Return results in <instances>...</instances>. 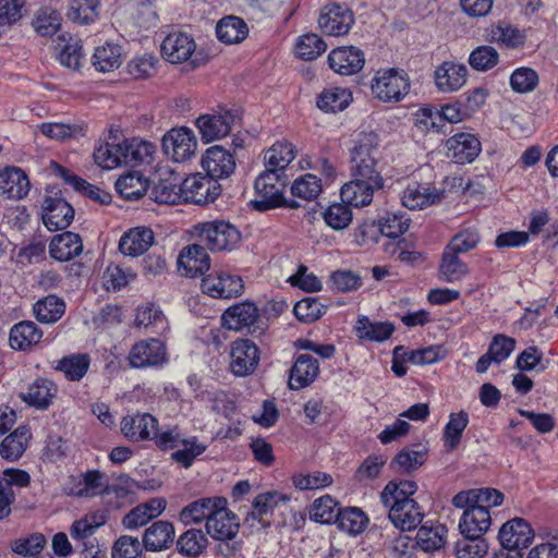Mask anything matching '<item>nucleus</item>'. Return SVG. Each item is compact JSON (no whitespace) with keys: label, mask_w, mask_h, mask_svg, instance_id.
I'll return each mask as SVG.
<instances>
[{"label":"nucleus","mask_w":558,"mask_h":558,"mask_svg":"<svg viewBox=\"0 0 558 558\" xmlns=\"http://www.w3.org/2000/svg\"><path fill=\"white\" fill-rule=\"evenodd\" d=\"M220 193L217 181L201 173L191 174L185 178L177 192L173 187L159 185L156 201L159 203H175L180 198L194 204H206L214 202Z\"/></svg>","instance_id":"1"},{"label":"nucleus","mask_w":558,"mask_h":558,"mask_svg":"<svg viewBox=\"0 0 558 558\" xmlns=\"http://www.w3.org/2000/svg\"><path fill=\"white\" fill-rule=\"evenodd\" d=\"M377 142L373 133H361L354 141L350 151L352 178L371 180V184L384 183L377 169Z\"/></svg>","instance_id":"2"},{"label":"nucleus","mask_w":558,"mask_h":558,"mask_svg":"<svg viewBox=\"0 0 558 558\" xmlns=\"http://www.w3.org/2000/svg\"><path fill=\"white\" fill-rule=\"evenodd\" d=\"M410 87L409 75L396 68L377 70L371 80L372 95L385 104L400 102L410 93Z\"/></svg>","instance_id":"3"},{"label":"nucleus","mask_w":558,"mask_h":558,"mask_svg":"<svg viewBox=\"0 0 558 558\" xmlns=\"http://www.w3.org/2000/svg\"><path fill=\"white\" fill-rule=\"evenodd\" d=\"M284 178L277 171L266 170L255 180L256 198L252 201L254 208L264 211L276 208L283 203Z\"/></svg>","instance_id":"4"},{"label":"nucleus","mask_w":558,"mask_h":558,"mask_svg":"<svg viewBox=\"0 0 558 558\" xmlns=\"http://www.w3.org/2000/svg\"><path fill=\"white\" fill-rule=\"evenodd\" d=\"M163 154L174 162H185L195 156L197 138L194 132L186 128H172L161 140Z\"/></svg>","instance_id":"5"},{"label":"nucleus","mask_w":558,"mask_h":558,"mask_svg":"<svg viewBox=\"0 0 558 558\" xmlns=\"http://www.w3.org/2000/svg\"><path fill=\"white\" fill-rule=\"evenodd\" d=\"M202 291L215 299L238 298L244 292L243 279L229 270L214 269L202 279Z\"/></svg>","instance_id":"6"},{"label":"nucleus","mask_w":558,"mask_h":558,"mask_svg":"<svg viewBox=\"0 0 558 558\" xmlns=\"http://www.w3.org/2000/svg\"><path fill=\"white\" fill-rule=\"evenodd\" d=\"M197 230L199 239L213 251L232 250L240 240L239 231L222 220L199 223Z\"/></svg>","instance_id":"7"},{"label":"nucleus","mask_w":558,"mask_h":558,"mask_svg":"<svg viewBox=\"0 0 558 558\" xmlns=\"http://www.w3.org/2000/svg\"><path fill=\"white\" fill-rule=\"evenodd\" d=\"M469 70L465 64L447 60L434 70L433 80L436 89L442 94L459 92L468 82Z\"/></svg>","instance_id":"8"},{"label":"nucleus","mask_w":558,"mask_h":558,"mask_svg":"<svg viewBox=\"0 0 558 558\" xmlns=\"http://www.w3.org/2000/svg\"><path fill=\"white\" fill-rule=\"evenodd\" d=\"M129 362L135 368L162 366L168 362L165 343L155 338L136 342L129 353Z\"/></svg>","instance_id":"9"},{"label":"nucleus","mask_w":558,"mask_h":558,"mask_svg":"<svg viewBox=\"0 0 558 558\" xmlns=\"http://www.w3.org/2000/svg\"><path fill=\"white\" fill-rule=\"evenodd\" d=\"M259 349L250 339H238L230 349V368L235 376H247L257 368Z\"/></svg>","instance_id":"10"},{"label":"nucleus","mask_w":558,"mask_h":558,"mask_svg":"<svg viewBox=\"0 0 558 558\" xmlns=\"http://www.w3.org/2000/svg\"><path fill=\"white\" fill-rule=\"evenodd\" d=\"M235 119L236 116L231 110H223L198 117L196 126L202 140L210 143L226 137L230 133Z\"/></svg>","instance_id":"11"},{"label":"nucleus","mask_w":558,"mask_h":558,"mask_svg":"<svg viewBox=\"0 0 558 558\" xmlns=\"http://www.w3.org/2000/svg\"><path fill=\"white\" fill-rule=\"evenodd\" d=\"M195 49L194 38L180 31L169 33L160 44L161 57L172 64H180L190 60Z\"/></svg>","instance_id":"12"},{"label":"nucleus","mask_w":558,"mask_h":558,"mask_svg":"<svg viewBox=\"0 0 558 558\" xmlns=\"http://www.w3.org/2000/svg\"><path fill=\"white\" fill-rule=\"evenodd\" d=\"M354 22L353 13L347 5L331 3L323 8L318 25L329 36L345 35Z\"/></svg>","instance_id":"13"},{"label":"nucleus","mask_w":558,"mask_h":558,"mask_svg":"<svg viewBox=\"0 0 558 558\" xmlns=\"http://www.w3.org/2000/svg\"><path fill=\"white\" fill-rule=\"evenodd\" d=\"M158 420L149 413H133L122 417L120 429L130 441L151 440L158 429Z\"/></svg>","instance_id":"14"},{"label":"nucleus","mask_w":558,"mask_h":558,"mask_svg":"<svg viewBox=\"0 0 558 558\" xmlns=\"http://www.w3.org/2000/svg\"><path fill=\"white\" fill-rule=\"evenodd\" d=\"M444 191L428 183L410 182L400 195L401 204L410 210H420L438 204Z\"/></svg>","instance_id":"15"},{"label":"nucleus","mask_w":558,"mask_h":558,"mask_svg":"<svg viewBox=\"0 0 558 558\" xmlns=\"http://www.w3.org/2000/svg\"><path fill=\"white\" fill-rule=\"evenodd\" d=\"M202 167L207 175L217 181L228 178L235 169L233 155L220 145H215L206 149L202 158Z\"/></svg>","instance_id":"16"},{"label":"nucleus","mask_w":558,"mask_h":558,"mask_svg":"<svg viewBox=\"0 0 558 558\" xmlns=\"http://www.w3.org/2000/svg\"><path fill=\"white\" fill-rule=\"evenodd\" d=\"M74 218V209L61 197H46L43 204V223L50 231L63 230Z\"/></svg>","instance_id":"17"},{"label":"nucleus","mask_w":558,"mask_h":558,"mask_svg":"<svg viewBox=\"0 0 558 558\" xmlns=\"http://www.w3.org/2000/svg\"><path fill=\"white\" fill-rule=\"evenodd\" d=\"M498 537L502 548L518 550L532 543L534 532L524 519L515 518L500 527Z\"/></svg>","instance_id":"18"},{"label":"nucleus","mask_w":558,"mask_h":558,"mask_svg":"<svg viewBox=\"0 0 558 558\" xmlns=\"http://www.w3.org/2000/svg\"><path fill=\"white\" fill-rule=\"evenodd\" d=\"M239 522L234 513L227 507V499L214 512L206 522V532L217 541H230L239 532Z\"/></svg>","instance_id":"19"},{"label":"nucleus","mask_w":558,"mask_h":558,"mask_svg":"<svg viewBox=\"0 0 558 558\" xmlns=\"http://www.w3.org/2000/svg\"><path fill=\"white\" fill-rule=\"evenodd\" d=\"M210 258L206 250L198 244L183 247L178 256V270L190 278L202 276L209 270Z\"/></svg>","instance_id":"20"},{"label":"nucleus","mask_w":558,"mask_h":558,"mask_svg":"<svg viewBox=\"0 0 558 558\" xmlns=\"http://www.w3.org/2000/svg\"><path fill=\"white\" fill-rule=\"evenodd\" d=\"M258 318V307L250 301L233 304L221 316L223 327L235 331L250 329L257 323Z\"/></svg>","instance_id":"21"},{"label":"nucleus","mask_w":558,"mask_h":558,"mask_svg":"<svg viewBox=\"0 0 558 558\" xmlns=\"http://www.w3.org/2000/svg\"><path fill=\"white\" fill-rule=\"evenodd\" d=\"M328 63L336 73L352 75L362 70L365 58L363 51L356 47H339L329 53Z\"/></svg>","instance_id":"22"},{"label":"nucleus","mask_w":558,"mask_h":558,"mask_svg":"<svg viewBox=\"0 0 558 558\" xmlns=\"http://www.w3.org/2000/svg\"><path fill=\"white\" fill-rule=\"evenodd\" d=\"M448 157L457 163H470L481 153L478 138L470 133H458L447 140Z\"/></svg>","instance_id":"23"},{"label":"nucleus","mask_w":558,"mask_h":558,"mask_svg":"<svg viewBox=\"0 0 558 558\" xmlns=\"http://www.w3.org/2000/svg\"><path fill=\"white\" fill-rule=\"evenodd\" d=\"M384 183L371 184V180L352 178L340 191L341 199L349 206L364 207L372 203L374 192L383 189Z\"/></svg>","instance_id":"24"},{"label":"nucleus","mask_w":558,"mask_h":558,"mask_svg":"<svg viewBox=\"0 0 558 558\" xmlns=\"http://www.w3.org/2000/svg\"><path fill=\"white\" fill-rule=\"evenodd\" d=\"M319 374L318 361L310 354L296 356L292 367L288 385L291 390H300L308 387Z\"/></svg>","instance_id":"25"},{"label":"nucleus","mask_w":558,"mask_h":558,"mask_svg":"<svg viewBox=\"0 0 558 558\" xmlns=\"http://www.w3.org/2000/svg\"><path fill=\"white\" fill-rule=\"evenodd\" d=\"M464 511L459 521V530L463 536H484L492 525L489 510L475 505L462 508Z\"/></svg>","instance_id":"26"},{"label":"nucleus","mask_w":558,"mask_h":558,"mask_svg":"<svg viewBox=\"0 0 558 558\" xmlns=\"http://www.w3.org/2000/svg\"><path fill=\"white\" fill-rule=\"evenodd\" d=\"M166 506L167 500L165 498H151L130 510L124 515L122 524L128 530H136L148 523L150 520L158 518L165 511Z\"/></svg>","instance_id":"27"},{"label":"nucleus","mask_w":558,"mask_h":558,"mask_svg":"<svg viewBox=\"0 0 558 558\" xmlns=\"http://www.w3.org/2000/svg\"><path fill=\"white\" fill-rule=\"evenodd\" d=\"M31 189L26 173L15 167H7L0 172V195L8 199H22Z\"/></svg>","instance_id":"28"},{"label":"nucleus","mask_w":558,"mask_h":558,"mask_svg":"<svg viewBox=\"0 0 558 558\" xmlns=\"http://www.w3.org/2000/svg\"><path fill=\"white\" fill-rule=\"evenodd\" d=\"M504 501L501 492L495 488H474L458 493L452 498V505L456 508H463L468 505H475L489 510V508L498 507Z\"/></svg>","instance_id":"29"},{"label":"nucleus","mask_w":558,"mask_h":558,"mask_svg":"<svg viewBox=\"0 0 558 558\" xmlns=\"http://www.w3.org/2000/svg\"><path fill=\"white\" fill-rule=\"evenodd\" d=\"M225 502L223 497H206L194 500L182 508L179 513V520L184 525L199 524L204 520L208 521L213 517L219 505Z\"/></svg>","instance_id":"30"},{"label":"nucleus","mask_w":558,"mask_h":558,"mask_svg":"<svg viewBox=\"0 0 558 558\" xmlns=\"http://www.w3.org/2000/svg\"><path fill=\"white\" fill-rule=\"evenodd\" d=\"M154 243V232L147 227H135L124 232L119 241V250L125 256H140Z\"/></svg>","instance_id":"31"},{"label":"nucleus","mask_w":558,"mask_h":558,"mask_svg":"<svg viewBox=\"0 0 558 558\" xmlns=\"http://www.w3.org/2000/svg\"><path fill=\"white\" fill-rule=\"evenodd\" d=\"M38 131L46 137L54 141L66 142L77 141L87 134V124L76 122H45L37 126Z\"/></svg>","instance_id":"32"},{"label":"nucleus","mask_w":558,"mask_h":558,"mask_svg":"<svg viewBox=\"0 0 558 558\" xmlns=\"http://www.w3.org/2000/svg\"><path fill=\"white\" fill-rule=\"evenodd\" d=\"M83 252V242L78 234L66 231L54 235L49 243L50 256L60 262L70 260Z\"/></svg>","instance_id":"33"},{"label":"nucleus","mask_w":558,"mask_h":558,"mask_svg":"<svg viewBox=\"0 0 558 558\" xmlns=\"http://www.w3.org/2000/svg\"><path fill=\"white\" fill-rule=\"evenodd\" d=\"M175 532L172 523L156 521L147 527L143 535V545L147 550L160 551L169 548L174 541Z\"/></svg>","instance_id":"34"},{"label":"nucleus","mask_w":558,"mask_h":558,"mask_svg":"<svg viewBox=\"0 0 558 558\" xmlns=\"http://www.w3.org/2000/svg\"><path fill=\"white\" fill-rule=\"evenodd\" d=\"M388 509L390 522L400 531L414 530L424 518V513L416 501H405V504L391 506Z\"/></svg>","instance_id":"35"},{"label":"nucleus","mask_w":558,"mask_h":558,"mask_svg":"<svg viewBox=\"0 0 558 558\" xmlns=\"http://www.w3.org/2000/svg\"><path fill=\"white\" fill-rule=\"evenodd\" d=\"M58 388L52 380L39 378L34 380L21 395L23 401L37 409H47L57 395Z\"/></svg>","instance_id":"36"},{"label":"nucleus","mask_w":558,"mask_h":558,"mask_svg":"<svg viewBox=\"0 0 558 558\" xmlns=\"http://www.w3.org/2000/svg\"><path fill=\"white\" fill-rule=\"evenodd\" d=\"M43 338V331L29 320L15 324L9 336L10 347L14 350L26 351L37 344Z\"/></svg>","instance_id":"37"},{"label":"nucleus","mask_w":558,"mask_h":558,"mask_svg":"<svg viewBox=\"0 0 558 558\" xmlns=\"http://www.w3.org/2000/svg\"><path fill=\"white\" fill-rule=\"evenodd\" d=\"M121 63L122 48L118 44L107 41L95 48L92 57V65L97 72H113Z\"/></svg>","instance_id":"38"},{"label":"nucleus","mask_w":558,"mask_h":558,"mask_svg":"<svg viewBox=\"0 0 558 558\" xmlns=\"http://www.w3.org/2000/svg\"><path fill=\"white\" fill-rule=\"evenodd\" d=\"M417 490V484L414 481L404 480L400 482H389L380 494V500L386 508L405 504V501H415L412 498Z\"/></svg>","instance_id":"39"},{"label":"nucleus","mask_w":558,"mask_h":558,"mask_svg":"<svg viewBox=\"0 0 558 558\" xmlns=\"http://www.w3.org/2000/svg\"><path fill=\"white\" fill-rule=\"evenodd\" d=\"M469 425V413L461 410L451 413L449 420L442 429L441 440L447 451H454L460 445L463 432Z\"/></svg>","instance_id":"40"},{"label":"nucleus","mask_w":558,"mask_h":558,"mask_svg":"<svg viewBox=\"0 0 558 558\" xmlns=\"http://www.w3.org/2000/svg\"><path fill=\"white\" fill-rule=\"evenodd\" d=\"M32 437L27 426H19L0 444V456L9 461H15L25 452Z\"/></svg>","instance_id":"41"},{"label":"nucleus","mask_w":558,"mask_h":558,"mask_svg":"<svg viewBox=\"0 0 558 558\" xmlns=\"http://www.w3.org/2000/svg\"><path fill=\"white\" fill-rule=\"evenodd\" d=\"M447 529L439 523L425 522L417 531L415 539L417 546L424 551L440 549L447 537Z\"/></svg>","instance_id":"42"},{"label":"nucleus","mask_w":558,"mask_h":558,"mask_svg":"<svg viewBox=\"0 0 558 558\" xmlns=\"http://www.w3.org/2000/svg\"><path fill=\"white\" fill-rule=\"evenodd\" d=\"M216 34L220 41L233 45L247 37L248 27L241 17L229 15L217 23Z\"/></svg>","instance_id":"43"},{"label":"nucleus","mask_w":558,"mask_h":558,"mask_svg":"<svg viewBox=\"0 0 558 558\" xmlns=\"http://www.w3.org/2000/svg\"><path fill=\"white\" fill-rule=\"evenodd\" d=\"M355 330L361 339L383 342L391 337L395 326L388 322H372L368 317L362 316L357 319Z\"/></svg>","instance_id":"44"},{"label":"nucleus","mask_w":558,"mask_h":558,"mask_svg":"<svg viewBox=\"0 0 558 558\" xmlns=\"http://www.w3.org/2000/svg\"><path fill=\"white\" fill-rule=\"evenodd\" d=\"M295 158L294 146L287 141H278L266 151L265 165L267 170H284Z\"/></svg>","instance_id":"45"},{"label":"nucleus","mask_w":558,"mask_h":558,"mask_svg":"<svg viewBox=\"0 0 558 558\" xmlns=\"http://www.w3.org/2000/svg\"><path fill=\"white\" fill-rule=\"evenodd\" d=\"M181 448H178L171 453V459L183 466L189 469L193 465L194 461L207 450V445L199 441L196 436L183 437L180 442Z\"/></svg>","instance_id":"46"},{"label":"nucleus","mask_w":558,"mask_h":558,"mask_svg":"<svg viewBox=\"0 0 558 558\" xmlns=\"http://www.w3.org/2000/svg\"><path fill=\"white\" fill-rule=\"evenodd\" d=\"M106 521L107 517L104 512L97 511L88 513L72 523L70 535L75 542H85L92 537Z\"/></svg>","instance_id":"47"},{"label":"nucleus","mask_w":558,"mask_h":558,"mask_svg":"<svg viewBox=\"0 0 558 558\" xmlns=\"http://www.w3.org/2000/svg\"><path fill=\"white\" fill-rule=\"evenodd\" d=\"M337 525L339 530L350 534H361L368 524V517L357 507H348L338 512Z\"/></svg>","instance_id":"48"},{"label":"nucleus","mask_w":558,"mask_h":558,"mask_svg":"<svg viewBox=\"0 0 558 558\" xmlns=\"http://www.w3.org/2000/svg\"><path fill=\"white\" fill-rule=\"evenodd\" d=\"M352 101V93L343 87H330L322 92L317 98V107L326 112L345 109Z\"/></svg>","instance_id":"49"},{"label":"nucleus","mask_w":558,"mask_h":558,"mask_svg":"<svg viewBox=\"0 0 558 558\" xmlns=\"http://www.w3.org/2000/svg\"><path fill=\"white\" fill-rule=\"evenodd\" d=\"M95 163L106 170L114 169L125 162L122 142L118 144L101 143L94 150Z\"/></svg>","instance_id":"50"},{"label":"nucleus","mask_w":558,"mask_h":558,"mask_svg":"<svg viewBox=\"0 0 558 558\" xmlns=\"http://www.w3.org/2000/svg\"><path fill=\"white\" fill-rule=\"evenodd\" d=\"M90 365V357L86 353L70 354L62 357L56 369L62 372L66 379L72 381L81 380L87 373Z\"/></svg>","instance_id":"51"},{"label":"nucleus","mask_w":558,"mask_h":558,"mask_svg":"<svg viewBox=\"0 0 558 558\" xmlns=\"http://www.w3.org/2000/svg\"><path fill=\"white\" fill-rule=\"evenodd\" d=\"M136 324L159 335L165 333L169 328L166 316L154 304H147L137 310Z\"/></svg>","instance_id":"52"},{"label":"nucleus","mask_w":558,"mask_h":558,"mask_svg":"<svg viewBox=\"0 0 558 558\" xmlns=\"http://www.w3.org/2000/svg\"><path fill=\"white\" fill-rule=\"evenodd\" d=\"M122 148L125 165L149 162L155 153L154 144L136 137L122 141Z\"/></svg>","instance_id":"53"},{"label":"nucleus","mask_w":558,"mask_h":558,"mask_svg":"<svg viewBox=\"0 0 558 558\" xmlns=\"http://www.w3.org/2000/svg\"><path fill=\"white\" fill-rule=\"evenodd\" d=\"M65 311L64 302L56 296L48 295L34 305V313L38 322L51 324L59 320Z\"/></svg>","instance_id":"54"},{"label":"nucleus","mask_w":558,"mask_h":558,"mask_svg":"<svg viewBox=\"0 0 558 558\" xmlns=\"http://www.w3.org/2000/svg\"><path fill=\"white\" fill-rule=\"evenodd\" d=\"M339 511L338 502L331 496L325 495L313 501L308 515L312 521L330 524L337 522Z\"/></svg>","instance_id":"55"},{"label":"nucleus","mask_w":558,"mask_h":558,"mask_svg":"<svg viewBox=\"0 0 558 558\" xmlns=\"http://www.w3.org/2000/svg\"><path fill=\"white\" fill-rule=\"evenodd\" d=\"M99 0H71L68 15L81 25L95 23L99 17Z\"/></svg>","instance_id":"56"},{"label":"nucleus","mask_w":558,"mask_h":558,"mask_svg":"<svg viewBox=\"0 0 558 558\" xmlns=\"http://www.w3.org/2000/svg\"><path fill=\"white\" fill-rule=\"evenodd\" d=\"M439 272L442 280L447 282H457L469 274V267L458 257L457 253L445 248L439 266Z\"/></svg>","instance_id":"57"},{"label":"nucleus","mask_w":558,"mask_h":558,"mask_svg":"<svg viewBox=\"0 0 558 558\" xmlns=\"http://www.w3.org/2000/svg\"><path fill=\"white\" fill-rule=\"evenodd\" d=\"M116 189L125 199H138L147 190V181L138 172L121 175L116 182Z\"/></svg>","instance_id":"58"},{"label":"nucleus","mask_w":558,"mask_h":558,"mask_svg":"<svg viewBox=\"0 0 558 558\" xmlns=\"http://www.w3.org/2000/svg\"><path fill=\"white\" fill-rule=\"evenodd\" d=\"M32 25L38 35L52 36L60 28V13L52 8H41L36 12Z\"/></svg>","instance_id":"59"},{"label":"nucleus","mask_w":558,"mask_h":558,"mask_svg":"<svg viewBox=\"0 0 558 558\" xmlns=\"http://www.w3.org/2000/svg\"><path fill=\"white\" fill-rule=\"evenodd\" d=\"M322 191V180L312 173L298 177L291 185V194L304 201L317 198Z\"/></svg>","instance_id":"60"},{"label":"nucleus","mask_w":558,"mask_h":558,"mask_svg":"<svg viewBox=\"0 0 558 558\" xmlns=\"http://www.w3.org/2000/svg\"><path fill=\"white\" fill-rule=\"evenodd\" d=\"M326 49V43L316 34L300 36L294 47L296 57L306 61L318 58Z\"/></svg>","instance_id":"61"},{"label":"nucleus","mask_w":558,"mask_h":558,"mask_svg":"<svg viewBox=\"0 0 558 558\" xmlns=\"http://www.w3.org/2000/svg\"><path fill=\"white\" fill-rule=\"evenodd\" d=\"M291 480L293 486L300 490L323 489L330 486L333 482L329 473L322 471L294 473Z\"/></svg>","instance_id":"62"},{"label":"nucleus","mask_w":558,"mask_h":558,"mask_svg":"<svg viewBox=\"0 0 558 558\" xmlns=\"http://www.w3.org/2000/svg\"><path fill=\"white\" fill-rule=\"evenodd\" d=\"M353 215L347 203H332L323 213V219L332 230L339 231L347 229Z\"/></svg>","instance_id":"63"},{"label":"nucleus","mask_w":558,"mask_h":558,"mask_svg":"<svg viewBox=\"0 0 558 558\" xmlns=\"http://www.w3.org/2000/svg\"><path fill=\"white\" fill-rule=\"evenodd\" d=\"M488 551V544L482 536H464L456 543L457 558H483Z\"/></svg>","instance_id":"64"}]
</instances>
